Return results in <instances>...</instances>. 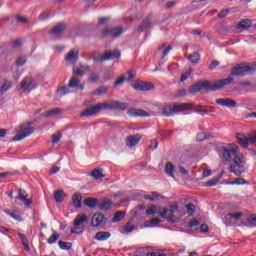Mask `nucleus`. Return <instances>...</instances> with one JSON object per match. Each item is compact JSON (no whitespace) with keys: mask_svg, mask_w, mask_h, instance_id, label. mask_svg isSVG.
I'll use <instances>...</instances> for the list:
<instances>
[{"mask_svg":"<svg viewBox=\"0 0 256 256\" xmlns=\"http://www.w3.org/2000/svg\"><path fill=\"white\" fill-rule=\"evenodd\" d=\"M125 83V77L121 76L118 80L114 82V86L117 87L118 85H123Z\"/></svg>","mask_w":256,"mask_h":256,"instance_id":"052dcab7","label":"nucleus"},{"mask_svg":"<svg viewBox=\"0 0 256 256\" xmlns=\"http://www.w3.org/2000/svg\"><path fill=\"white\" fill-rule=\"evenodd\" d=\"M90 176L94 179H103V177H105V175L103 174V169H94L90 173Z\"/></svg>","mask_w":256,"mask_h":256,"instance_id":"c85d7f7f","label":"nucleus"},{"mask_svg":"<svg viewBox=\"0 0 256 256\" xmlns=\"http://www.w3.org/2000/svg\"><path fill=\"white\" fill-rule=\"evenodd\" d=\"M215 67H219V61L214 60L210 63L208 69H210L211 71H213V69H215Z\"/></svg>","mask_w":256,"mask_h":256,"instance_id":"680f3d73","label":"nucleus"},{"mask_svg":"<svg viewBox=\"0 0 256 256\" xmlns=\"http://www.w3.org/2000/svg\"><path fill=\"white\" fill-rule=\"evenodd\" d=\"M89 221V218L85 214H78L74 220V228H72L70 231L71 233H77L79 229H81L83 223H87Z\"/></svg>","mask_w":256,"mask_h":256,"instance_id":"6e6552de","label":"nucleus"},{"mask_svg":"<svg viewBox=\"0 0 256 256\" xmlns=\"http://www.w3.org/2000/svg\"><path fill=\"white\" fill-rule=\"evenodd\" d=\"M179 211V205L177 203L171 204L169 206V209L167 208H158L157 214L162 217V219H167V221H170V223H175V213Z\"/></svg>","mask_w":256,"mask_h":256,"instance_id":"39448f33","label":"nucleus"},{"mask_svg":"<svg viewBox=\"0 0 256 256\" xmlns=\"http://www.w3.org/2000/svg\"><path fill=\"white\" fill-rule=\"evenodd\" d=\"M107 93V88L105 87H101V88H98L96 89L94 92H93V95H103Z\"/></svg>","mask_w":256,"mask_h":256,"instance_id":"603ef678","label":"nucleus"},{"mask_svg":"<svg viewBox=\"0 0 256 256\" xmlns=\"http://www.w3.org/2000/svg\"><path fill=\"white\" fill-rule=\"evenodd\" d=\"M61 137H63V135L61 134V132H58L57 134L52 135V143H59V141L61 140Z\"/></svg>","mask_w":256,"mask_h":256,"instance_id":"09e8293b","label":"nucleus"},{"mask_svg":"<svg viewBox=\"0 0 256 256\" xmlns=\"http://www.w3.org/2000/svg\"><path fill=\"white\" fill-rule=\"evenodd\" d=\"M60 170L61 168L53 165L52 168L50 169V175H55V173H59Z\"/></svg>","mask_w":256,"mask_h":256,"instance_id":"e2e57ef3","label":"nucleus"},{"mask_svg":"<svg viewBox=\"0 0 256 256\" xmlns=\"http://www.w3.org/2000/svg\"><path fill=\"white\" fill-rule=\"evenodd\" d=\"M89 81L91 83H97L99 81V74H92L90 77H89Z\"/></svg>","mask_w":256,"mask_h":256,"instance_id":"13d9d810","label":"nucleus"},{"mask_svg":"<svg viewBox=\"0 0 256 256\" xmlns=\"http://www.w3.org/2000/svg\"><path fill=\"white\" fill-rule=\"evenodd\" d=\"M65 29H67V26L64 23H59L53 27L50 31V35H52V37H61V35L65 33Z\"/></svg>","mask_w":256,"mask_h":256,"instance_id":"ddd939ff","label":"nucleus"},{"mask_svg":"<svg viewBox=\"0 0 256 256\" xmlns=\"http://www.w3.org/2000/svg\"><path fill=\"white\" fill-rule=\"evenodd\" d=\"M73 74L78 75L79 77H83V75H85V71H83L82 69H79L77 67H74Z\"/></svg>","mask_w":256,"mask_h":256,"instance_id":"864d4df0","label":"nucleus"},{"mask_svg":"<svg viewBox=\"0 0 256 256\" xmlns=\"http://www.w3.org/2000/svg\"><path fill=\"white\" fill-rule=\"evenodd\" d=\"M155 213H157V206L155 205H150L146 210V215H155Z\"/></svg>","mask_w":256,"mask_h":256,"instance_id":"de8ad7c7","label":"nucleus"},{"mask_svg":"<svg viewBox=\"0 0 256 256\" xmlns=\"http://www.w3.org/2000/svg\"><path fill=\"white\" fill-rule=\"evenodd\" d=\"M225 217H226V219H227V217H231V219H235L236 221H238V219H241L243 217V213H241V212H237L235 214L228 213V214H226Z\"/></svg>","mask_w":256,"mask_h":256,"instance_id":"79ce46f5","label":"nucleus"},{"mask_svg":"<svg viewBox=\"0 0 256 256\" xmlns=\"http://www.w3.org/2000/svg\"><path fill=\"white\" fill-rule=\"evenodd\" d=\"M205 139H207V136L204 133H200L196 137V140L199 141V142L205 141Z\"/></svg>","mask_w":256,"mask_h":256,"instance_id":"0e129e2a","label":"nucleus"},{"mask_svg":"<svg viewBox=\"0 0 256 256\" xmlns=\"http://www.w3.org/2000/svg\"><path fill=\"white\" fill-rule=\"evenodd\" d=\"M25 63H27V57H25V56H21L16 59L17 67H22V65H25Z\"/></svg>","mask_w":256,"mask_h":256,"instance_id":"c03bdc74","label":"nucleus"},{"mask_svg":"<svg viewBox=\"0 0 256 256\" xmlns=\"http://www.w3.org/2000/svg\"><path fill=\"white\" fill-rule=\"evenodd\" d=\"M54 199L56 203H63V200L65 199V193L61 190H57L54 193Z\"/></svg>","mask_w":256,"mask_h":256,"instance_id":"c756f323","label":"nucleus"},{"mask_svg":"<svg viewBox=\"0 0 256 256\" xmlns=\"http://www.w3.org/2000/svg\"><path fill=\"white\" fill-rule=\"evenodd\" d=\"M123 33V27L106 28L102 32V37H119Z\"/></svg>","mask_w":256,"mask_h":256,"instance_id":"1a4fd4ad","label":"nucleus"},{"mask_svg":"<svg viewBox=\"0 0 256 256\" xmlns=\"http://www.w3.org/2000/svg\"><path fill=\"white\" fill-rule=\"evenodd\" d=\"M119 57H121V52L118 50L108 51L103 55L101 61H111V59H119Z\"/></svg>","mask_w":256,"mask_h":256,"instance_id":"dca6fc26","label":"nucleus"},{"mask_svg":"<svg viewBox=\"0 0 256 256\" xmlns=\"http://www.w3.org/2000/svg\"><path fill=\"white\" fill-rule=\"evenodd\" d=\"M133 88L135 89V91H143L142 82H135L133 84Z\"/></svg>","mask_w":256,"mask_h":256,"instance_id":"bf43d9fd","label":"nucleus"},{"mask_svg":"<svg viewBox=\"0 0 256 256\" xmlns=\"http://www.w3.org/2000/svg\"><path fill=\"white\" fill-rule=\"evenodd\" d=\"M127 115H129L130 117H151V114H149V112L143 109H135V108L128 109Z\"/></svg>","mask_w":256,"mask_h":256,"instance_id":"9b49d317","label":"nucleus"},{"mask_svg":"<svg viewBox=\"0 0 256 256\" xmlns=\"http://www.w3.org/2000/svg\"><path fill=\"white\" fill-rule=\"evenodd\" d=\"M92 227H101L105 225V216L101 213H96L92 217Z\"/></svg>","mask_w":256,"mask_h":256,"instance_id":"2eb2a0df","label":"nucleus"},{"mask_svg":"<svg viewBox=\"0 0 256 256\" xmlns=\"http://www.w3.org/2000/svg\"><path fill=\"white\" fill-rule=\"evenodd\" d=\"M33 122L29 121L26 124L20 125V130L18 131L17 135L13 138V141H23L29 135L35 132V128H33Z\"/></svg>","mask_w":256,"mask_h":256,"instance_id":"423d86ee","label":"nucleus"},{"mask_svg":"<svg viewBox=\"0 0 256 256\" xmlns=\"http://www.w3.org/2000/svg\"><path fill=\"white\" fill-rule=\"evenodd\" d=\"M80 65V69L82 70V71H84V73L86 72V71H91V67H89V65H83V64H79Z\"/></svg>","mask_w":256,"mask_h":256,"instance_id":"338daca9","label":"nucleus"},{"mask_svg":"<svg viewBox=\"0 0 256 256\" xmlns=\"http://www.w3.org/2000/svg\"><path fill=\"white\" fill-rule=\"evenodd\" d=\"M109 237H111L110 232H97L94 239H96V241H107Z\"/></svg>","mask_w":256,"mask_h":256,"instance_id":"b1692460","label":"nucleus"},{"mask_svg":"<svg viewBox=\"0 0 256 256\" xmlns=\"http://www.w3.org/2000/svg\"><path fill=\"white\" fill-rule=\"evenodd\" d=\"M175 5H176L175 1H169L166 3V9H173Z\"/></svg>","mask_w":256,"mask_h":256,"instance_id":"774afa93","label":"nucleus"},{"mask_svg":"<svg viewBox=\"0 0 256 256\" xmlns=\"http://www.w3.org/2000/svg\"><path fill=\"white\" fill-rule=\"evenodd\" d=\"M220 153L224 161H231V157H234V163L230 165V173H234L237 177L245 173V157L239 153V147L235 144L224 146L220 148Z\"/></svg>","mask_w":256,"mask_h":256,"instance_id":"f257e3e1","label":"nucleus"},{"mask_svg":"<svg viewBox=\"0 0 256 256\" xmlns=\"http://www.w3.org/2000/svg\"><path fill=\"white\" fill-rule=\"evenodd\" d=\"M65 61L66 63H70V65H75L79 61V50H70L65 57Z\"/></svg>","mask_w":256,"mask_h":256,"instance_id":"9d476101","label":"nucleus"},{"mask_svg":"<svg viewBox=\"0 0 256 256\" xmlns=\"http://www.w3.org/2000/svg\"><path fill=\"white\" fill-rule=\"evenodd\" d=\"M92 57H93L94 61H96L97 63L105 61V60H101V59H103V55L101 56L97 52H93Z\"/></svg>","mask_w":256,"mask_h":256,"instance_id":"8fccbe9b","label":"nucleus"},{"mask_svg":"<svg viewBox=\"0 0 256 256\" xmlns=\"http://www.w3.org/2000/svg\"><path fill=\"white\" fill-rule=\"evenodd\" d=\"M230 83H233V78H224L222 80H216L213 84L210 81H203L200 82V85L203 89H206V91H219V89H223L226 85H230Z\"/></svg>","mask_w":256,"mask_h":256,"instance_id":"20e7f679","label":"nucleus"},{"mask_svg":"<svg viewBox=\"0 0 256 256\" xmlns=\"http://www.w3.org/2000/svg\"><path fill=\"white\" fill-rule=\"evenodd\" d=\"M123 219H125V211H117L114 214L112 223H119V221H123Z\"/></svg>","mask_w":256,"mask_h":256,"instance_id":"a878e982","label":"nucleus"},{"mask_svg":"<svg viewBox=\"0 0 256 256\" xmlns=\"http://www.w3.org/2000/svg\"><path fill=\"white\" fill-rule=\"evenodd\" d=\"M58 245L60 249H63L64 251H69L73 244L71 242L58 241Z\"/></svg>","mask_w":256,"mask_h":256,"instance_id":"72a5a7b5","label":"nucleus"},{"mask_svg":"<svg viewBox=\"0 0 256 256\" xmlns=\"http://www.w3.org/2000/svg\"><path fill=\"white\" fill-rule=\"evenodd\" d=\"M186 209L190 217H192V215H195V204L193 203L187 204Z\"/></svg>","mask_w":256,"mask_h":256,"instance_id":"a19ab883","label":"nucleus"},{"mask_svg":"<svg viewBox=\"0 0 256 256\" xmlns=\"http://www.w3.org/2000/svg\"><path fill=\"white\" fill-rule=\"evenodd\" d=\"M199 91H202L201 82L194 84L189 88V93H199Z\"/></svg>","mask_w":256,"mask_h":256,"instance_id":"e433bc0d","label":"nucleus"},{"mask_svg":"<svg viewBox=\"0 0 256 256\" xmlns=\"http://www.w3.org/2000/svg\"><path fill=\"white\" fill-rule=\"evenodd\" d=\"M16 22L19 23V25H27V23H29V18L25 16H16Z\"/></svg>","mask_w":256,"mask_h":256,"instance_id":"58836bf2","label":"nucleus"},{"mask_svg":"<svg viewBox=\"0 0 256 256\" xmlns=\"http://www.w3.org/2000/svg\"><path fill=\"white\" fill-rule=\"evenodd\" d=\"M20 85L24 91H29L31 89V85H33V80L30 77H26L20 82Z\"/></svg>","mask_w":256,"mask_h":256,"instance_id":"412c9836","label":"nucleus"},{"mask_svg":"<svg viewBox=\"0 0 256 256\" xmlns=\"http://www.w3.org/2000/svg\"><path fill=\"white\" fill-rule=\"evenodd\" d=\"M249 227H256V215L252 214L247 218Z\"/></svg>","mask_w":256,"mask_h":256,"instance_id":"ea45409f","label":"nucleus"},{"mask_svg":"<svg viewBox=\"0 0 256 256\" xmlns=\"http://www.w3.org/2000/svg\"><path fill=\"white\" fill-rule=\"evenodd\" d=\"M191 104L187 103H172L162 106L161 111L164 117H173L174 113H181V111H189Z\"/></svg>","mask_w":256,"mask_h":256,"instance_id":"7ed1b4c3","label":"nucleus"},{"mask_svg":"<svg viewBox=\"0 0 256 256\" xmlns=\"http://www.w3.org/2000/svg\"><path fill=\"white\" fill-rule=\"evenodd\" d=\"M247 181L243 178H237L234 181L229 182V185H246Z\"/></svg>","mask_w":256,"mask_h":256,"instance_id":"37998d69","label":"nucleus"},{"mask_svg":"<svg viewBox=\"0 0 256 256\" xmlns=\"http://www.w3.org/2000/svg\"><path fill=\"white\" fill-rule=\"evenodd\" d=\"M112 202L111 200L103 201L101 204H99L100 211H109L111 209Z\"/></svg>","mask_w":256,"mask_h":256,"instance_id":"2f4dec72","label":"nucleus"},{"mask_svg":"<svg viewBox=\"0 0 256 256\" xmlns=\"http://www.w3.org/2000/svg\"><path fill=\"white\" fill-rule=\"evenodd\" d=\"M155 86L149 82H142V91H151Z\"/></svg>","mask_w":256,"mask_h":256,"instance_id":"a18cd8bd","label":"nucleus"},{"mask_svg":"<svg viewBox=\"0 0 256 256\" xmlns=\"http://www.w3.org/2000/svg\"><path fill=\"white\" fill-rule=\"evenodd\" d=\"M97 203H99V200L97 198H86L84 200V204L86 205V207H90L91 209H93V207H95Z\"/></svg>","mask_w":256,"mask_h":256,"instance_id":"cd10ccee","label":"nucleus"},{"mask_svg":"<svg viewBox=\"0 0 256 256\" xmlns=\"http://www.w3.org/2000/svg\"><path fill=\"white\" fill-rule=\"evenodd\" d=\"M68 87H70V89H76V87H79V79L75 77L71 78L68 83Z\"/></svg>","mask_w":256,"mask_h":256,"instance_id":"4c0bfd02","label":"nucleus"},{"mask_svg":"<svg viewBox=\"0 0 256 256\" xmlns=\"http://www.w3.org/2000/svg\"><path fill=\"white\" fill-rule=\"evenodd\" d=\"M28 195L25 190H19L18 191V199L24 203L26 207H29L31 205V200L27 199Z\"/></svg>","mask_w":256,"mask_h":256,"instance_id":"a211bd4d","label":"nucleus"},{"mask_svg":"<svg viewBox=\"0 0 256 256\" xmlns=\"http://www.w3.org/2000/svg\"><path fill=\"white\" fill-rule=\"evenodd\" d=\"M219 183V177L218 178H213L212 180L208 181L206 183V187H215Z\"/></svg>","mask_w":256,"mask_h":256,"instance_id":"3c124183","label":"nucleus"},{"mask_svg":"<svg viewBox=\"0 0 256 256\" xmlns=\"http://www.w3.org/2000/svg\"><path fill=\"white\" fill-rule=\"evenodd\" d=\"M246 75H251L256 72V63L245 64Z\"/></svg>","mask_w":256,"mask_h":256,"instance_id":"7c9ffc66","label":"nucleus"},{"mask_svg":"<svg viewBox=\"0 0 256 256\" xmlns=\"http://www.w3.org/2000/svg\"><path fill=\"white\" fill-rule=\"evenodd\" d=\"M188 59L194 65H197V63H199V61H201V55L198 52H194L188 56Z\"/></svg>","mask_w":256,"mask_h":256,"instance_id":"bb28decb","label":"nucleus"},{"mask_svg":"<svg viewBox=\"0 0 256 256\" xmlns=\"http://www.w3.org/2000/svg\"><path fill=\"white\" fill-rule=\"evenodd\" d=\"M135 231V226L131 223V221H128L124 227L122 233H133Z\"/></svg>","mask_w":256,"mask_h":256,"instance_id":"473e14b6","label":"nucleus"},{"mask_svg":"<svg viewBox=\"0 0 256 256\" xmlns=\"http://www.w3.org/2000/svg\"><path fill=\"white\" fill-rule=\"evenodd\" d=\"M165 171L167 175H169V177L175 178V165H173V163L171 162L166 163Z\"/></svg>","mask_w":256,"mask_h":256,"instance_id":"393cba45","label":"nucleus"},{"mask_svg":"<svg viewBox=\"0 0 256 256\" xmlns=\"http://www.w3.org/2000/svg\"><path fill=\"white\" fill-rule=\"evenodd\" d=\"M128 107L129 103L119 102L117 100H108L107 102L98 103L88 107L80 114V117H93V115H97V113H101V111L104 110L127 111Z\"/></svg>","mask_w":256,"mask_h":256,"instance_id":"f03ea898","label":"nucleus"},{"mask_svg":"<svg viewBox=\"0 0 256 256\" xmlns=\"http://www.w3.org/2000/svg\"><path fill=\"white\" fill-rule=\"evenodd\" d=\"M143 136L141 134L130 135L126 138V146L127 147H136L139 145V141H141Z\"/></svg>","mask_w":256,"mask_h":256,"instance_id":"4468645a","label":"nucleus"},{"mask_svg":"<svg viewBox=\"0 0 256 256\" xmlns=\"http://www.w3.org/2000/svg\"><path fill=\"white\" fill-rule=\"evenodd\" d=\"M229 15V9H223L218 13V17L223 19V17H227Z\"/></svg>","mask_w":256,"mask_h":256,"instance_id":"6e6d98bb","label":"nucleus"},{"mask_svg":"<svg viewBox=\"0 0 256 256\" xmlns=\"http://www.w3.org/2000/svg\"><path fill=\"white\" fill-rule=\"evenodd\" d=\"M59 237H61V235H59V233L53 232V234L47 240V243L49 245H53V243H57V240L59 239Z\"/></svg>","mask_w":256,"mask_h":256,"instance_id":"f704fd0d","label":"nucleus"},{"mask_svg":"<svg viewBox=\"0 0 256 256\" xmlns=\"http://www.w3.org/2000/svg\"><path fill=\"white\" fill-rule=\"evenodd\" d=\"M61 113H63V110H61L60 108H53L43 113L42 117H45L47 119L49 117H53V115H61Z\"/></svg>","mask_w":256,"mask_h":256,"instance_id":"4be33fe9","label":"nucleus"},{"mask_svg":"<svg viewBox=\"0 0 256 256\" xmlns=\"http://www.w3.org/2000/svg\"><path fill=\"white\" fill-rule=\"evenodd\" d=\"M151 27V18L147 16L143 19L141 25L137 28L138 33H143L145 29H149Z\"/></svg>","mask_w":256,"mask_h":256,"instance_id":"6ab92c4d","label":"nucleus"},{"mask_svg":"<svg viewBox=\"0 0 256 256\" xmlns=\"http://www.w3.org/2000/svg\"><path fill=\"white\" fill-rule=\"evenodd\" d=\"M127 75H128L127 80L131 81V79H134V77H136L137 70H131V71L127 72Z\"/></svg>","mask_w":256,"mask_h":256,"instance_id":"4d7b16f0","label":"nucleus"},{"mask_svg":"<svg viewBox=\"0 0 256 256\" xmlns=\"http://www.w3.org/2000/svg\"><path fill=\"white\" fill-rule=\"evenodd\" d=\"M237 142L243 149H247L249 145H254L256 143V132L245 135L243 133H239L236 136Z\"/></svg>","mask_w":256,"mask_h":256,"instance_id":"0eeeda50","label":"nucleus"},{"mask_svg":"<svg viewBox=\"0 0 256 256\" xmlns=\"http://www.w3.org/2000/svg\"><path fill=\"white\" fill-rule=\"evenodd\" d=\"M150 224L147 225V227H153V225H159V223H161V219L159 218H153L150 220L149 222Z\"/></svg>","mask_w":256,"mask_h":256,"instance_id":"5fc2aeb1","label":"nucleus"},{"mask_svg":"<svg viewBox=\"0 0 256 256\" xmlns=\"http://www.w3.org/2000/svg\"><path fill=\"white\" fill-rule=\"evenodd\" d=\"M251 25H252V22L249 19H244L240 22V27H243L244 29H249Z\"/></svg>","mask_w":256,"mask_h":256,"instance_id":"49530a36","label":"nucleus"},{"mask_svg":"<svg viewBox=\"0 0 256 256\" xmlns=\"http://www.w3.org/2000/svg\"><path fill=\"white\" fill-rule=\"evenodd\" d=\"M11 82L7 81L4 82L0 88V93L1 95H3V93H7V91H9V89H11Z\"/></svg>","mask_w":256,"mask_h":256,"instance_id":"c9c22d12","label":"nucleus"},{"mask_svg":"<svg viewBox=\"0 0 256 256\" xmlns=\"http://www.w3.org/2000/svg\"><path fill=\"white\" fill-rule=\"evenodd\" d=\"M83 199V196H81V193L76 192L72 196V203L76 207V209H81V200Z\"/></svg>","mask_w":256,"mask_h":256,"instance_id":"aec40b11","label":"nucleus"},{"mask_svg":"<svg viewBox=\"0 0 256 256\" xmlns=\"http://www.w3.org/2000/svg\"><path fill=\"white\" fill-rule=\"evenodd\" d=\"M18 236L22 241V245L24 246V251H31V248L29 247V240L27 239V236L25 234L18 232Z\"/></svg>","mask_w":256,"mask_h":256,"instance_id":"5701e85b","label":"nucleus"},{"mask_svg":"<svg viewBox=\"0 0 256 256\" xmlns=\"http://www.w3.org/2000/svg\"><path fill=\"white\" fill-rule=\"evenodd\" d=\"M231 75H234V77H245V75H247L245 65H237L234 67L232 69Z\"/></svg>","mask_w":256,"mask_h":256,"instance_id":"f3484780","label":"nucleus"},{"mask_svg":"<svg viewBox=\"0 0 256 256\" xmlns=\"http://www.w3.org/2000/svg\"><path fill=\"white\" fill-rule=\"evenodd\" d=\"M187 95V90L182 89L177 92L176 97H185Z\"/></svg>","mask_w":256,"mask_h":256,"instance_id":"69168bd1","label":"nucleus"},{"mask_svg":"<svg viewBox=\"0 0 256 256\" xmlns=\"http://www.w3.org/2000/svg\"><path fill=\"white\" fill-rule=\"evenodd\" d=\"M216 104L228 108L237 107V102L231 98H218L216 99Z\"/></svg>","mask_w":256,"mask_h":256,"instance_id":"f8f14e48","label":"nucleus"}]
</instances>
